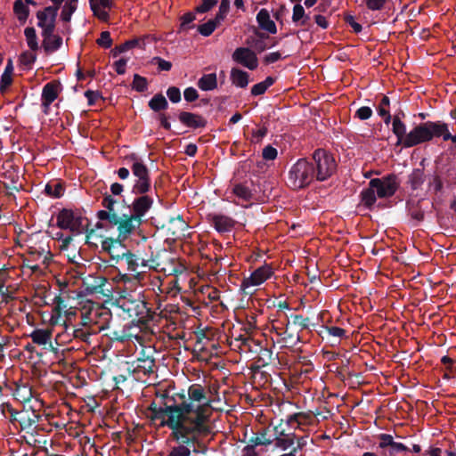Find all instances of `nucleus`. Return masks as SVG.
Returning <instances> with one entry per match:
<instances>
[{
  "label": "nucleus",
  "instance_id": "nucleus-1",
  "mask_svg": "<svg viewBox=\"0 0 456 456\" xmlns=\"http://www.w3.org/2000/svg\"><path fill=\"white\" fill-rule=\"evenodd\" d=\"M210 402L205 388L193 384L188 389V398L179 404L165 407L151 404V419L160 427H168L177 441L194 442L210 433Z\"/></svg>",
  "mask_w": 456,
  "mask_h": 456
},
{
  "label": "nucleus",
  "instance_id": "nucleus-2",
  "mask_svg": "<svg viewBox=\"0 0 456 456\" xmlns=\"http://www.w3.org/2000/svg\"><path fill=\"white\" fill-rule=\"evenodd\" d=\"M392 132L396 136V145L411 148L432 141L435 137H443L444 141L456 142V135H452L448 125L442 121H427L414 126L406 133V125L402 120L392 118Z\"/></svg>",
  "mask_w": 456,
  "mask_h": 456
},
{
  "label": "nucleus",
  "instance_id": "nucleus-3",
  "mask_svg": "<svg viewBox=\"0 0 456 456\" xmlns=\"http://www.w3.org/2000/svg\"><path fill=\"white\" fill-rule=\"evenodd\" d=\"M137 195L131 204L126 205L130 214H123L120 225H118V232L121 236L131 235L140 229L144 222V216L153 205V199L146 193Z\"/></svg>",
  "mask_w": 456,
  "mask_h": 456
},
{
  "label": "nucleus",
  "instance_id": "nucleus-4",
  "mask_svg": "<svg viewBox=\"0 0 456 456\" xmlns=\"http://www.w3.org/2000/svg\"><path fill=\"white\" fill-rule=\"evenodd\" d=\"M399 183L395 175H388L382 178H373L369 182L368 188L360 194L361 202L370 210L374 207L377 197L386 199L392 197L398 190Z\"/></svg>",
  "mask_w": 456,
  "mask_h": 456
},
{
  "label": "nucleus",
  "instance_id": "nucleus-5",
  "mask_svg": "<svg viewBox=\"0 0 456 456\" xmlns=\"http://www.w3.org/2000/svg\"><path fill=\"white\" fill-rule=\"evenodd\" d=\"M57 226L63 230H69L76 235L86 233V242L89 244V239L94 232L89 230V220L86 216L84 208H62L57 215Z\"/></svg>",
  "mask_w": 456,
  "mask_h": 456
},
{
  "label": "nucleus",
  "instance_id": "nucleus-6",
  "mask_svg": "<svg viewBox=\"0 0 456 456\" xmlns=\"http://www.w3.org/2000/svg\"><path fill=\"white\" fill-rule=\"evenodd\" d=\"M103 296L107 297L104 302L116 305L129 314H137L141 305L144 304L141 293L127 287H111V289H108V293H103Z\"/></svg>",
  "mask_w": 456,
  "mask_h": 456
},
{
  "label": "nucleus",
  "instance_id": "nucleus-7",
  "mask_svg": "<svg viewBox=\"0 0 456 456\" xmlns=\"http://www.w3.org/2000/svg\"><path fill=\"white\" fill-rule=\"evenodd\" d=\"M313 167L308 159H299L289 171L288 186L293 190L308 187L315 180Z\"/></svg>",
  "mask_w": 456,
  "mask_h": 456
},
{
  "label": "nucleus",
  "instance_id": "nucleus-8",
  "mask_svg": "<svg viewBox=\"0 0 456 456\" xmlns=\"http://www.w3.org/2000/svg\"><path fill=\"white\" fill-rule=\"evenodd\" d=\"M125 160L132 162L131 170L136 177L132 192L134 194L147 193L151 190L150 170L142 157L135 152H132L125 157Z\"/></svg>",
  "mask_w": 456,
  "mask_h": 456
},
{
  "label": "nucleus",
  "instance_id": "nucleus-9",
  "mask_svg": "<svg viewBox=\"0 0 456 456\" xmlns=\"http://www.w3.org/2000/svg\"><path fill=\"white\" fill-rule=\"evenodd\" d=\"M308 159L312 166H314V175L316 181H326L337 169L334 157L324 149L315 150L312 158Z\"/></svg>",
  "mask_w": 456,
  "mask_h": 456
},
{
  "label": "nucleus",
  "instance_id": "nucleus-10",
  "mask_svg": "<svg viewBox=\"0 0 456 456\" xmlns=\"http://www.w3.org/2000/svg\"><path fill=\"white\" fill-rule=\"evenodd\" d=\"M117 203L118 200H115L112 197V195L109 193L103 194L102 205L105 209L99 210L96 214L97 218L100 220V222H97L95 224V227L97 229L103 228V224L102 223V221H107L111 225H116L118 228V225H120L121 223V219L123 218V215L118 216V213L115 211L114 206Z\"/></svg>",
  "mask_w": 456,
  "mask_h": 456
},
{
  "label": "nucleus",
  "instance_id": "nucleus-11",
  "mask_svg": "<svg viewBox=\"0 0 456 456\" xmlns=\"http://www.w3.org/2000/svg\"><path fill=\"white\" fill-rule=\"evenodd\" d=\"M129 235L121 236L118 232V238H105L102 241V250L109 253L112 260H116L118 263L120 260H124V256L129 251L126 249L123 241L128 238Z\"/></svg>",
  "mask_w": 456,
  "mask_h": 456
},
{
  "label": "nucleus",
  "instance_id": "nucleus-12",
  "mask_svg": "<svg viewBox=\"0 0 456 456\" xmlns=\"http://www.w3.org/2000/svg\"><path fill=\"white\" fill-rule=\"evenodd\" d=\"M232 60L245 68L255 70L258 66L256 53L249 47H238L232 55Z\"/></svg>",
  "mask_w": 456,
  "mask_h": 456
},
{
  "label": "nucleus",
  "instance_id": "nucleus-13",
  "mask_svg": "<svg viewBox=\"0 0 456 456\" xmlns=\"http://www.w3.org/2000/svg\"><path fill=\"white\" fill-rule=\"evenodd\" d=\"M207 219L219 233L230 232L236 224L232 217L222 214H208Z\"/></svg>",
  "mask_w": 456,
  "mask_h": 456
},
{
  "label": "nucleus",
  "instance_id": "nucleus-14",
  "mask_svg": "<svg viewBox=\"0 0 456 456\" xmlns=\"http://www.w3.org/2000/svg\"><path fill=\"white\" fill-rule=\"evenodd\" d=\"M273 274L269 265H264L256 269L248 279H244L240 285H261Z\"/></svg>",
  "mask_w": 456,
  "mask_h": 456
},
{
  "label": "nucleus",
  "instance_id": "nucleus-15",
  "mask_svg": "<svg viewBox=\"0 0 456 456\" xmlns=\"http://www.w3.org/2000/svg\"><path fill=\"white\" fill-rule=\"evenodd\" d=\"M178 119L182 124L192 129L204 128L208 124L203 116L189 111H181Z\"/></svg>",
  "mask_w": 456,
  "mask_h": 456
},
{
  "label": "nucleus",
  "instance_id": "nucleus-16",
  "mask_svg": "<svg viewBox=\"0 0 456 456\" xmlns=\"http://www.w3.org/2000/svg\"><path fill=\"white\" fill-rule=\"evenodd\" d=\"M61 83L59 81H51L45 84L42 90V106L45 108V112L50 105L57 99L59 94V87Z\"/></svg>",
  "mask_w": 456,
  "mask_h": 456
},
{
  "label": "nucleus",
  "instance_id": "nucleus-17",
  "mask_svg": "<svg viewBox=\"0 0 456 456\" xmlns=\"http://www.w3.org/2000/svg\"><path fill=\"white\" fill-rule=\"evenodd\" d=\"M256 21L262 30L267 31L269 34L277 32L276 24L271 20L268 10L261 9L256 14Z\"/></svg>",
  "mask_w": 456,
  "mask_h": 456
},
{
  "label": "nucleus",
  "instance_id": "nucleus-18",
  "mask_svg": "<svg viewBox=\"0 0 456 456\" xmlns=\"http://www.w3.org/2000/svg\"><path fill=\"white\" fill-rule=\"evenodd\" d=\"M424 161L423 159L419 163L422 167L414 168L408 175L407 183L412 191L419 190L425 182Z\"/></svg>",
  "mask_w": 456,
  "mask_h": 456
},
{
  "label": "nucleus",
  "instance_id": "nucleus-19",
  "mask_svg": "<svg viewBox=\"0 0 456 456\" xmlns=\"http://www.w3.org/2000/svg\"><path fill=\"white\" fill-rule=\"evenodd\" d=\"M53 330L52 329H36L29 337L32 341L38 346L51 344Z\"/></svg>",
  "mask_w": 456,
  "mask_h": 456
},
{
  "label": "nucleus",
  "instance_id": "nucleus-20",
  "mask_svg": "<svg viewBox=\"0 0 456 456\" xmlns=\"http://www.w3.org/2000/svg\"><path fill=\"white\" fill-rule=\"evenodd\" d=\"M248 72L242 69L232 68L231 70L232 83L238 87L245 88L248 84Z\"/></svg>",
  "mask_w": 456,
  "mask_h": 456
},
{
  "label": "nucleus",
  "instance_id": "nucleus-21",
  "mask_svg": "<svg viewBox=\"0 0 456 456\" xmlns=\"http://www.w3.org/2000/svg\"><path fill=\"white\" fill-rule=\"evenodd\" d=\"M4 178L8 179V181H2L1 184L7 191H20L22 189L21 183H19V175L14 172H7L4 173Z\"/></svg>",
  "mask_w": 456,
  "mask_h": 456
},
{
  "label": "nucleus",
  "instance_id": "nucleus-22",
  "mask_svg": "<svg viewBox=\"0 0 456 456\" xmlns=\"http://www.w3.org/2000/svg\"><path fill=\"white\" fill-rule=\"evenodd\" d=\"M198 86L202 91H211L217 87V78L216 73L203 75L198 80Z\"/></svg>",
  "mask_w": 456,
  "mask_h": 456
},
{
  "label": "nucleus",
  "instance_id": "nucleus-23",
  "mask_svg": "<svg viewBox=\"0 0 456 456\" xmlns=\"http://www.w3.org/2000/svg\"><path fill=\"white\" fill-rule=\"evenodd\" d=\"M232 193L244 201H251L254 199L252 191L248 186L242 183L233 185Z\"/></svg>",
  "mask_w": 456,
  "mask_h": 456
},
{
  "label": "nucleus",
  "instance_id": "nucleus-24",
  "mask_svg": "<svg viewBox=\"0 0 456 456\" xmlns=\"http://www.w3.org/2000/svg\"><path fill=\"white\" fill-rule=\"evenodd\" d=\"M13 395L15 398L21 403L29 402L33 396L32 389L27 384L17 385Z\"/></svg>",
  "mask_w": 456,
  "mask_h": 456
},
{
  "label": "nucleus",
  "instance_id": "nucleus-25",
  "mask_svg": "<svg viewBox=\"0 0 456 456\" xmlns=\"http://www.w3.org/2000/svg\"><path fill=\"white\" fill-rule=\"evenodd\" d=\"M65 191L63 184L60 182H49L45 187V192L47 196L52 198H61Z\"/></svg>",
  "mask_w": 456,
  "mask_h": 456
},
{
  "label": "nucleus",
  "instance_id": "nucleus-26",
  "mask_svg": "<svg viewBox=\"0 0 456 456\" xmlns=\"http://www.w3.org/2000/svg\"><path fill=\"white\" fill-rule=\"evenodd\" d=\"M29 257L34 261H37L41 259V263L44 265H46L52 255L49 250H46L44 248H30L28 250Z\"/></svg>",
  "mask_w": 456,
  "mask_h": 456
},
{
  "label": "nucleus",
  "instance_id": "nucleus-27",
  "mask_svg": "<svg viewBox=\"0 0 456 456\" xmlns=\"http://www.w3.org/2000/svg\"><path fill=\"white\" fill-rule=\"evenodd\" d=\"M151 110L155 112L165 110L168 108V102L162 94H155L148 103Z\"/></svg>",
  "mask_w": 456,
  "mask_h": 456
},
{
  "label": "nucleus",
  "instance_id": "nucleus-28",
  "mask_svg": "<svg viewBox=\"0 0 456 456\" xmlns=\"http://www.w3.org/2000/svg\"><path fill=\"white\" fill-rule=\"evenodd\" d=\"M13 12L20 23L23 24L26 22L29 15V8L23 3L22 0H16L14 2Z\"/></svg>",
  "mask_w": 456,
  "mask_h": 456
},
{
  "label": "nucleus",
  "instance_id": "nucleus-29",
  "mask_svg": "<svg viewBox=\"0 0 456 456\" xmlns=\"http://www.w3.org/2000/svg\"><path fill=\"white\" fill-rule=\"evenodd\" d=\"M62 45V38L55 35L52 39L43 40L42 45L46 53H52L61 48Z\"/></svg>",
  "mask_w": 456,
  "mask_h": 456
},
{
  "label": "nucleus",
  "instance_id": "nucleus-30",
  "mask_svg": "<svg viewBox=\"0 0 456 456\" xmlns=\"http://www.w3.org/2000/svg\"><path fill=\"white\" fill-rule=\"evenodd\" d=\"M389 105L390 99L387 96L383 95L378 108V113L384 118V123L386 125H388L392 119V116L390 115L389 110H387V107H389Z\"/></svg>",
  "mask_w": 456,
  "mask_h": 456
},
{
  "label": "nucleus",
  "instance_id": "nucleus-31",
  "mask_svg": "<svg viewBox=\"0 0 456 456\" xmlns=\"http://www.w3.org/2000/svg\"><path fill=\"white\" fill-rule=\"evenodd\" d=\"M28 46L31 51L39 49L36 29L33 27H28L24 30Z\"/></svg>",
  "mask_w": 456,
  "mask_h": 456
},
{
  "label": "nucleus",
  "instance_id": "nucleus-32",
  "mask_svg": "<svg viewBox=\"0 0 456 456\" xmlns=\"http://www.w3.org/2000/svg\"><path fill=\"white\" fill-rule=\"evenodd\" d=\"M77 0H68L61 11V18L64 22H69L73 12L77 9Z\"/></svg>",
  "mask_w": 456,
  "mask_h": 456
},
{
  "label": "nucleus",
  "instance_id": "nucleus-33",
  "mask_svg": "<svg viewBox=\"0 0 456 456\" xmlns=\"http://www.w3.org/2000/svg\"><path fill=\"white\" fill-rule=\"evenodd\" d=\"M181 24L179 26L178 33L183 31H187L190 28H193L195 27L192 22L196 20V15L194 12H186L180 17Z\"/></svg>",
  "mask_w": 456,
  "mask_h": 456
},
{
  "label": "nucleus",
  "instance_id": "nucleus-34",
  "mask_svg": "<svg viewBox=\"0 0 456 456\" xmlns=\"http://www.w3.org/2000/svg\"><path fill=\"white\" fill-rule=\"evenodd\" d=\"M124 259L126 260L127 270L131 272H136L140 261L142 262V265H146L144 264V259L137 256L130 250L126 252V256H124Z\"/></svg>",
  "mask_w": 456,
  "mask_h": 456
},
{
  "label": "nucleus",
  "instance_id": "nucleus-35",
  "mask_svg": "<svg viewBox=\"0 0 456 456\" xmlns=\"http://www.w3.org/2000/svg\"><path fill=\"white\" fill-rule=\"evenodd\" d=\"M140 39L134 38L132 40L126 41L124 44L115 46L111 50V54L113 57H117L122 53L126 52L129 49H132L139 45Z\"/></svg>",
  "mask_w": 456,
  "mask_h": 456
},
{
  "label": "nucleus",
  "instance_id": "nucleus-36",
  "mask_svg": "<svg viewBox=\"0 0 456 456\" xmlns=\"http://www.w3.org/2000/svg\"><path fill=\"white\" fill-rule=\"evenodd\" d=\"M220 24L219 21H216V19H211L206 23L198 26V31L203 37H209Z\"/></svg>",
  "mask_w": 456,
  "mask_h": 456
},
{
  "label": "nucleus",
  "instance_id": "nucleus-37",
  "mask_svg": "<svg viewBox=\"0 0 456 456\" xmlns=\"http://www.w3.org/2000/svg\"><path fill=\"white\" fill-rule=\"evenodd\" d=\"M294 438H295L294 434H289V435L276 437L274 440L275 446L277 448H280V449L285 451L294 444V443H295Z\"/></svg>",
  "mask_w": 456,
  "mask_h": 456
},
{
  "label": "nucleus",
  "instance_id": "nucleus-38",
  "mask_svg": "<svg viewBox=\"0 0 456 456\" xmlns=\"http://www.w3.org/2000/svg\"><path fill=\"white\" fill-rule=\"evenodd\" d=\"M132 88L139 93H143L148 89V81L146 77L139 74L134 75Z\"/></svg>",
  "mask_w": 456,
  "mask_h": 456
},
{
  "label": "nucleus",
  "instance_id": "nucleus-39",
  "mask_svg": "<svg viewBox=\"0 0 456 456\" xmlns=\"http://www.w3.org/2000/svg\"><path fill=\"white\" fill-rule=\"evenodd\" d=\"M230 10V0H221L218 12L215 17L216 21H223Z\"/></svg>",
  "mask_w": 456,
  "mask_h": 456
},
{
  "label": "nucleus",
  "instance_id": "nucleus-40",
  "mask_svg": "<svg viewBox=\"0 0 456 456\" xmlns=\"http://www.w3.org/2000/svg\"><path fill=\"white\" fill-rule=\"evenodd\" d=\"M96 44L105 49L112 45V39L109 31H102L100 37L96 40Z\"/></svg>",
  "mask_w": 456,
  "mask_h": 456
},
{
  "label": "nucleus",
  "instance_id": "nucleus-41",
  "mask_svg": "<svg viewBox=\"0 0 456 456\" xmlns=\"http://www.w3.org/2000/svg\"><path fill=\"white\" fill-rule=\"evenodd\" d=\"M40 28H42V37H44L43 40L52 39V37L55 36V21L49 20L46 25Z\"/></svg>",
  "mask_w": 456,
  "mask_h": 456
},
{
  "label": "nucleus",
  "instance_id": "nucleus-42",
  "mask_svg": "<svg viewBox=\"0 0 456 456\" xmlns=\"http://www.w3.org/2000/svg\"><path fill=\"white\" fill-rule=\"evenodd\" d=\"M157 289H153L154 293L156 294V297L158 298V301L160 302L161 300H164L166 296H163V294H168V293H175L177 291L176 289L178 287H156Z\"/></svg>",
  "mask_w": 456,
  "mask_h": 456
},
{
  "label": "nucleus",
  "instance_id": "nucleus-43",
  "mask_svg": "<svg viewBox=\"0 0 456 456\" xmlns=\"http://www.w3.org/2000/svg\"><path fill=\"white\" fill-rule=\"evenodd\" d=\"M217 4V0H201L200 4L195 8L196 12L205 13Z\"/></svg>",
  "mask_w": 456,
  "mask_h": 456
},
{
  "label": "nucleus",
  "instance_id": "nucleus-44",
  "mask_svg": "<svg viewBox=\"0 0 456 456\" xmlns=\"http://www.w3.org/2000/svg\"><path fill=\"white\" fill-rule=\"evenodd\" d=\"M89 3L94 13H96V10L99 9L100 6L109 9L112 6V0H89Z\"/></svg>",
  "mask_w": 456,
  "mask_h": 456
},
{
  "label": "nucleus",
  "instance_id": "nucleus-45",
  "mask_svg": "<svg viewBox=\"0 0 456 456\" xmlns=\"http://www.w3.org/2000/svg\"><path fill=\"white\" fill-rule=\"evenodd\" d=\"M167 95L173 103H177L181 101V91L176 86L168 87Z\"/></svg>",
  "mask_w": 456,
  "mask_h": 456
},
{
  "label": "nucleus",
  "instance_id": "nucleus-46",
  "mask_svg": "<svg viewBox=\"0 0 456 456\" xmlns=\"http://www.w3.org/2000/svg\"><path fill=\"white\" fill-rule=\"evenodd\" d=\"M278 151L272 145H267L263 149L262 156L265 160H274L277 158Z\"/></svg>",
  "mask_w": 456,
  "mask_h": 456
},
{
  "label": "nucleus",
  "instance_id": "nucleus-47",
  "mask_svg": "<svg viewBox=\"0 0 456 456\" xmlns=\"http://www.w3.org/2000/svg\"><path fill=\"white\" fill-rule=\"evenodd\" d=\"M305 14L304 7L300 4H296L293 7L292 21L298 23Z\"/></svg>",
  "mask_w": 456,
  "mask_h": 456
},
{
  "label": "nucleus",
  "instance_id": "nucleus-48",
  "mask_svg": "<svg viewBox=\"0 0 456 456\" xmlns=\"http://www.w3.org/2000/svg\"><path fill=\"white\" fill-rule=\"evenodd\" d=\"M268 133V128L264 126L258 130H253L252 131V142L254 143H259L261 142L262 139L266 136Z\"/></svg>",
  "mask_w": 456,
  "mask_h": 456
},
{
  "label": "nucleus",
  "instance_id": "nucleus-49",
  "mask_svg": "<svg viewBox=\"0 0 456 456\" xmlns=\"http://www.w3.org/2000/svg\"><path fill=\"white\" fill-rule=\"evenodd\" d=\"M372 115V110L368 106L359 108L355 112V118L361 120L369 119Z\"/></svg>",
  "mask_w": 456,
  "mask_h": 456
},
{
  "label": "nucleus",
  "instance_id": "nucleus-50",
  "mask_svg": "<svg viewBox=\"0 0 456 456\" xmlns=\"http://www.w3.org/2000/svg\"><path fill=\"white\" fill-rule=\"evenodd\" d=\"M183 97L186 102H192L199 98V94L194 87L190 86L183 91Z\"/></svg>",
  "mask_w": 456,
  "mask_h": 456
},
{
  "label": "nucleus",
  "instance_id": "nucleus-51",
  "mask_svg": "<svg viewBox=\"0 0 456 456\" xmlns=\"http://www.w3.org/2000/svg\"><path fill=\"white\" fill-rule=\"evenodd\" d=\"M37 60L36 54L30 52H24L20 55V62L25 66H31Z\"/></svg>",
  "mask_w": 456,
  "mask_h": 456
},
{
  "label": "nucleus",
  "instance_id": "nucleus-52",
  "mask_svg": "<svg viewBox=\"0 0 456 456\" xmlns=\"http://www.w3.org/2000/svg\"><path fill=\"white\" fill-rule=\"evenodd\" d=\"M85 96L87 99L88 106H94L97 99L102 98L99 91L87 90L85 92Z\"/></svg>",
  "mask_w": 456,
  "mask_h": 456
},
{
  "label": "nucleus",
  "instance_id": "nucleus-53",
  "mask_svg": "<svg viewBox=\"0 0 456 456\" xmlns=\"http://www.w3.org/2000/svg\"><path fill=\"white\" fill-rule=\"evenodd\" d=\"M428 186L434 188L435 193L442 192L444 189L443 181L438 175L433 176V180L428 183Z\"/></svg>",
  "mask_w": 456,
  "mask_h": 456
},
{
  "label": "nucleus",
  "instance_id": "nucleus-54",
  "mask_svg": "<svg viewBox=\"0 0 456 456\" xmlns=\"http://www.w3.org/2000/svg\"><path fill=\"white\" fill-rule=\"evenodd\" d=\"M387 0H366V6L371 11L382 10Z\"/></svg>",
  "mask_w": 456,
  "mask_h": 456
},
{
  "label": "nucleus",
  "instance_id": "nucleus-55",
  "mask_svg": "<svg viewBox=\"0 0 456 456\" xmlns=\"http://www.w3.org/2000/svg\"><path fill=\"white\" fill-rule=\"evenodd\" d=\"M345 21L353 28L354 33L358 34L362 30V25L356 22L352 15H346L345 17Z\"/></svg>",
  "mask_w": 456,
  "mask_h": 456
},
{
  "label": "nucleus",
  "instance_id": "nucleus-56",
  "mask_svg": "<svg viewBox=\"0 0 456 456\" xmlns=\"http://www.w3.org/2000/svg\"><path fill=\"white\" fill-rule=\"evenodd\" d=\"M379 437L380 439V443H379V447L380 448H385L387 446L393 447V444H394L395 441H394L393 436L391 435L380 434Z\"/></svg>",
  "mask_w": 456,
  "mask_h": 456
},
{
  "label": "nucleus",
  "instance_id": "nucleus-57",
  "mask_svg": "<svg viewBox=\"0 0 456 456\" xmlns=\"http://www.w3.org/2000/svg\"><path fill=\"white\" fill-rule=\"evenodd\" d=\"M142 364H139L137 367L142 369L144 373L153 372L154 368V361L152 359H144L142 362Z\"/></svg>",
  "mask_w": 456,
  "mask_h": 456
},
{
  "label": "nucleus",
  "instance_id": "nucleus-58",
  "mask_svg": "<svg viewBox=\"0 0 456 456\" xmlns=\"http://www.w3.org/2000/svg\"><path fill=\"white\" fill-rule=\"evenodd\" d=\"M59 8L60 6L54 4L53 6L45 7L41 12H44L47 16H49V20L55 21Z\"/></svg>",
  "mask_w": 456,
  "mask_h": 456
},
{
  "label": "nucleus",
  "instance_id": "nucleus-59",
  "mask_svg": "<svg viewBox=\"0 0 456 456\" xmlns=\"http://www.w3.org/2000/svg\"><path fill=\"white\" fill-rule=\"evenodd\" d=\"M409 213L414 220L420 222L424 219V212L418 207H409Z\"/></svg>",
  "mask_w": 456,
  "mask_h": 456
},
{
  "label": "nucleus",
  "instance_id": "nucleus-60",
  "mask_svg": "<svg viewBox=\"0 0 456 456\" xmlns=\"http://www.w3.org/2000/svg\"><path fill=\"white\" fill-rule=\"evenodd\" d=\"M280 52H273L265 55L263 61L265 64L274 63L281 59Z\"/></svg>",
  "mask_w": 456,
  "mask_h": 456
},
{
  "label": "nucleus",
  "instance_id": "nucleus-61",
  "mask_svg": "<svg viewBox=\"0 0 456 456\" xmlns=\"http://www.w3.org/2000/svg\"><path fill=\"white\" fill-rule=\"evenodd\" d=\"M12 83V77L11 75L2 74L0 80V91L3 93L9 87Z\"/></svg>",
  "mask_w": 456,
  "mask_h": 456
},
{
  "label": "nucleus",
  "instance_id": "nucleus-62",
  "mask_svg": "<svg viewBox=\"0 0 456 456\" xmlns=\"http://www.w3.org/2000/svg\"><path fill=\"white\" fill-rule=\"evenodd\" d=\"M154 60L156 61V63L158 64V68L160 70L164 71H169L172 68V63L168 61H166L160 57H155Z\"/></svg>",
  "mask_w": 456,
  "mask_h": 456
},
{
  "label": "nucleus",
  "instance_id": "nucleus-63",
  "mask_svg": "<svg viewBox=\"0 0 456 456\" xmlns=\"http://www.w3.org/2000/svg\"><path fill=\"white\" fill-rule=\"evenodd\" d=\"M266 90L267 88H265V85H264L262 82H259L251 87V94L253 96L262 95L266 92Z\"/></svg>",
  "mask_w": 456,
  "mask_h": 456
},
{
  "label": "nucleus",
  "instance_id": "nucleus-64",
  "mask_svg": "<svg viewBox=\"0 0 456 456\" xmlns=\"http://www.w3.org/2000/svg\"><path fill=\"white\" fill-rule=\"evenodd\" d=\"M190 455V450L183 446H178L172 450L169 456H189Z\"/></svg>",
  "mask_w": 456,
  "mask_h": 456
}]
</instances>
